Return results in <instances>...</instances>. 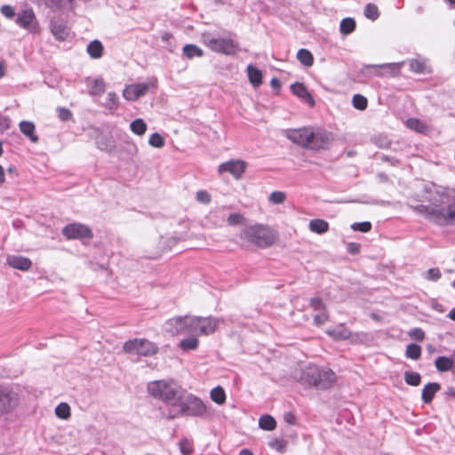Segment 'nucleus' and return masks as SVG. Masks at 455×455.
<instances>
[{
  "instance_id": "1",
  "label": "nucleus",
  "mask_w": 455,
  "mask_h": 455,
  "mask_svg": "<svg viewBox=\"0 0 455 455\" xmlns=\"http://www.w3.org/2000/svg\"><path fill=\"white\" fill-rule=\"evenodd\" d=\"M424 191L432 204L417 205L415 211L438 226L455 223V188L429 183Z\"/></svg>"
},
{
  "instance_id": "2",
  "label": "nucleus",
  "mask_w": 455,
  "mask_h": 455,
  "mask_svg": "<svg viewBox=\"0 0 455 455\" xmlns=\"http://www.w3.org/2000/svg\"><path fill=\"white\" fill-rule=\"evenodd\" d=\"M209 406L199 397L192 394H183L180 396L176 403H172L169 407L165 418L172 419L182 416L206 418L210 416Z\"/></svg>"
},
{
  "instance_id": "3",
  "label": "nucleus",
  "mask_w": 455,
  "mask_h": 455,
  "mask_svg": "<svg viewBox=\"0 0 455 455\" xmlns=\"http://www.w3.org/2000/svg\"><path fill=\"white\" fill-rule=\"evenodd\" d=\"M148 392L152 397L164 402L169 407L172 403H176L183 394L181 387L172 379L151 381L148 384Z\"/></svg>"
},
{
  "instance_id": "4",
  "label": "nucleus",
  "mask_w": 455,
  "mask_h": 455,
  "mask_svg": "<svg viewBox=\"0 0 455 455\" xmlns=\"http://www.w3.org/2000/svg\"><path fill=\"white\" fill-rule=\"evenodd\" d=\"M240 236L259 248L270 247L276 240L275 232L272 228L259 224L246 228Z\"/></svg>"
},
{
  "instance_id": "5",
  "label": "nucleus",
  "mask_w": 455,
  "mask_h": 455,
  "mask_svg": "<svg viewBox=\"0 0 455 455\" xmlns=\"http://www.w3.org/2000/svg\"><path fill=\"white\" fill-rule=\"evenodd\" d=\"M403 65V62L364 65L351 73V79L355 83L366 84L376 76H381V70L385 68H389L394 75L398 74Z\"/></svg>"
},
{
  "instance_id": "6",
  "label": "nucleus",
  "mask_w": 455,
  "mask_h": 455,
  "mask_svg": "<svg viewBox=\"0 0 455 455\" xmlns=\"http://www.w3.org/2000/svg\"><path fill=\"white\" fill-rule=\"evenodd\" d=\"M196 316L184 315L168 319L164 329L167 332L175 335H196Z\"/></svg>"
},
{
  "instance_id": "7",
  "label": "nucleus",
  "mask_w": 455,
  "mask_h": 455,
  "mask_svg": "<svg viewBox=\"0 0 455 455\" xmlns=\"http://www.w3.org/2000/svg\"><path fill=\"white\" fill-rule=\"evenodd\" d=\"M123 349L127 354L151 356L158 352L157 346L146 339H132L124 342Z\"/></svg>"
},
{
  "instance_id": "8",
  "label": "nucleus",
  "mask_w": 455,
  "mask_h": 455,
  "mask_svg": "<svg viewBox=\"0 0 455 455\" xmlns=\"http://www.w3.org/2000/svg\"><path fill=\"white\" fill-rule=\"evenodd\" d=\"M283 133L292 143L302 148H313V127L307 126L299 129H286L283 130Z\"/></svg>"
},
{
  "instance_id": "9",
  "label": "nucleus",
  "mask_w": 455,
  "mask_h": 455,
  "mask_svg": "<svg viewBox=\"0 0 455 455\" xmlns=\"http://www.w3.org/2000/svg\"><path fill=\"white\" fill-rule=\"evenodd\" d=\"M205 42L212 51L224 55H235L239 51L238 44L230 37H208Z\"/></svg>"
},
{
  "instance_id": "10",
  "label": "nucleus",
  "mask_w": 455,
  "mask_h": 455,
  "mask_svg": "<svg viewBox=\"0 0 455 455\" xmlns=\"http://www.w3.org/2000/svg\"><path fill=\"white\" fill-rule=\"evenodd\" d=\"M20 404L18 393L0 385V418L13 411Z\"/></svg>"
},
{
  "instance_id": "11",
  "label": "nucleus",
  "mask_w": 455,
  "mask_h": 455,
  "mask_svg": "<svg viewBox=\"0 0 455 455\" xmlns=\"http://www.w3.org/2000/svg\"><path fill=\"white\" fill-rule=\"evenodd\" d=\"M15 23L31 34L40 31V25L32 8H26L17 13Z\"/></svg>"
},
{
  "instance_id": "12",
  "label": "nucleus",
  "mask_w": 455,
  "mask_h": 455,
  "mask_svg": "<svg viewBox=\"0 0 455 455\" xmlns=\"http://www.w3.org/2000/svg\"><path fill=\"white\" fill-rule=\"evenodd\" d=\"M91 138L94 140L98 149L111 154L116 150V144L113 135L104 133L100 129L92 128Z\"/></svg>"
},
{
  "instance_id": "13",
  "label": "nucleus",
  "mask_w": 455,
  "mask_h": 455,
  "mask_svg": "<svg viewBox=\"0 0 455 455\" xmlns=\"http://www.w3.org/2000/svg\"><path fill=\"white\" fill-rule=\"evenodd\" d=\"M336 382L335 372L329 368H319L315 366V387L328 389Z\"/></svg>"
},
{
  "instance_id": "14",
  "label": "nucleus",
  "mask_w": 455,
  "mask_h": 455,
  "mask_svg": "<svg viewBox=\"0 0 455 455\" xmlns=\"http://www.w3.org/2000/svg\"><path fill=\"white\" fill-rule=\"evenodd\" d=\"M62 235L67 239H90L93 236L92 229L81 223L68 224L62 228Z\"/></svg>"
},
{
  "instance_id": "15",
  "label": "nucleus",
  "mask_w": 455,
  "mask_h": 455,
  "mask_svg": "<svg viewBox=\"0 0 455 455\" xmlns=\"http://www.w3.org/2000/svg\"><path fill=\"white\" fill-rule=\"evenodd\" d=\"M156 83L153 82L132 84L124 88L123 96L127 100L135 101L144 96L150 87L156 88Z\"/></svg>"
},
{
  "instance_id": "16",
  "label": "nucleus",
  "mask_w": 455,
  "mask_h": 455,
  "mask_svg": "<svg viewBox=\"0 0 455 455\" xmlns=\"http://www.w3.org/2000/svg\"><path fill=\"white\" fill-rule=\"evenodd\" d=\"M196 335H211L212 334L219 323L220 320L218 318H215L213 316H208V317H202V316H196Z\"/></svg>"
},
{
  "instance_id": "17",
  "label": "nucleus",
  "mask_w": 455,
  "mask_h": 455,
  "mask_svg": "<svg viewBox=\"0 0 455 455\" xmlns=\"http://www.w3.org/2000/svg\"><path fill=\"white\" fill-rule=\"evenodd\" d=\"M246 163L242 160H230L219 165L218 172L220 174L229 172L235 179H240L245 172Z\"/></svg>"
},
{
  "instance_id": "18",
  "label": "nucleus",
  "mask_w": 455,
  "mask_h": 455,
  "mask_svg": "<svg viewBox=\"0 0 455 455\" xmlns=\"http://www.w3.org/2000/svg\"><path fill=\"white\" fill-rule=\"evenodd\" d=\"M333 140V134L323 129H315V151L326 149Z\"/></svg>"
},
{
  "instance_id": "19",
  "label": "nucleus",
  "mask_w": 455,
  "mask_h": 455,
  "mask_svg": "<svg viewBox=\"0 0 455 455\" xmlns=\"http://www.w3.org/2000/svg\"><path fill=\"white\" fill-rule=\"evenodd\" d=\"M44 5L52 11H67L74 12L76 7V0H42Z\"/></svg>"
},
{
  "instance_id": "20",
  "label": "nucleus",
  "mask_w": 455,
  "mask_h": 455,
  "mask_svg": "<svg viewBox=\"0 0 455 455\" xmlns=\"http://www.w3.org/2000/svg\"><path fill=\"white\" fill-rule=\"evenodd\" d=\"M50 30L56 40L65 41L68 36V29L63 21L52 20L50 21Z\"/></svg>"
},
{
  "instance_id": "21",
  "label": "nucleus",
  "mask_w": 455,
  "mask_h": 455,
  "mask_svg": "<svg viewBox=\"0 0 455 455\" xmlns=\"http://www.w3.org/2000/svg\"><path fill=\"white\" fill-rule=\"evenodd\" d=\"M7 263L10 267L22 271L28 270L32 266V261L28 258L20 255L8 256Z\"/></svg>"
},
{
  "instance_id": "22",
  "label": "nucleus",
  "mask_w": 455,
  "mask_h": 455,
  "mask_svg": "<svg viewBox=\"0 0 455 455\" xmlns=\"http://www.w3.org/2000/svg\"><path fill=\"white\" fill-rule=\"evenodd\" d=\"M291 91L310 107H313V96L303 84L299 82L294 83L291 85Z\"/></svg>"
},
{
  "instance_id": "23",
  "label": "nucleus",
  "mask_w": 455,
  "mask_h": 455,
  "mask_svg": "<svg viewBox=\"0 0 455 455\" xmlns=\"http://www.w3.org/2000/svg\"><path fill=\"white\" fill-rule=\"evenodd\" d=\"M455 364V357L453 355L449 357L445 355L437 356L435 360V366L439 372H447L451 371L452 372L453 366Z\"/></svg>"
},
{
  "instance_id": "24",
  "label": "nucleus",
  "mask_w": 455,
  "mask_h": 455,
  "mask_svg": "<svg viewBox=\"0 0 455 455\" xmlns=\"http://www.w3.org/2000/svg\"><path fill=\"white\" fill-rule=\"evenodd\" d=\"M326 333L333 338L335 340H345L351 337V331L340 323L333 328H328Z\"/></svg>"
},
{
  "instance_id": "25",
  "label": "nucleus",
  "mask_w": 455,
  "mask_h": 455,
  "mask_svg": "<svg viewBox=\"0 0 455 455\" xmlns=\"http://www.w3.org/2000/svg\"><path fill=\"white\" fill-rule=\"evenodd\" d=\"M441 389V385L437 382H429L424 386L421 393V399L424 403H430L435 394Z\"/></svg>"
},
{
  "instance_id": "26",
  "label": "nucleus",
  "mask_w": 455,
  "mask_h": 455,
  "mask_svg": "<svg viewBox=\"0 0 455 455\" xmlns=\"http://www.w3.org/2000/svg\"><path fill=\"white\" fill-rule=\"evenodd\" d=\"M19 127L22 134L25 135L31 142H38L39 138L36 134V126L33 122L23 120L19 124Z\"/></svg>"
},
{
  "instance_id": "27",
  "label": "nucleus",
  "mask_w": 455,
  "mask_h": 455,
  "mask_svg": "<svg viewBox=\"0 0 455 455\" xmlns=\"http://www.w3.org/2000/svg\"><path fill=\"white\" fill-rule=\"evenodd\" d=\"M249 82L254 88L262 84V71L252 64H249L246 68Z\"/></svg>"
},
{
  "instance_id": "28",
  "label": "nucleus",
  "mask_w": 455,
  "mask_h": 455,
  "mask_svg": "<svg viewBox=\"0 0 455 455\" xmlns=\"http://www.w3.org/2000/svg\"><path fill=\"white\" fill-rule=\"evenodd\" d=\"M328 318L325 305L321 299L315 297V324H323Z\"/></svg>"
},
{
  "instance_id": "29",
  "label": "nucleus",
  "mask_w": 455,
  "mask_h": 455,
  "mask_svg": "<svg viewBox=\"0 0 455 455\" xmlns=\"http://www.w3.org/2000/svg\"><path fill=\"white\" fill-rule=\"evenodd\" d=\"M86 51L92 59H99L103 54L104 47L100 40L95 39L89 43Z\"/></svg>"
},
{
  "instance_id": "30",
  "label": "nucleus",
  "mask_w": 455,
  "mask_h": 455,
  "mask_svg": "<svg viewBox=\"0 0 455 455\" xmlns=\"http://www.w3.org/2000/svg\"><path fill=\"white\" fill-rule=\"evenodd\" d=\"M410 70L418 74L427 73V60L422 57L411 59L409 61Z\"/></svg>"
},
{
  "instance_id": "31",
  "label": "nucleus",
  "mask_w": 455,
  "mask_h": 455,
  "mask_svg": "<svg viewBox=\"0 0 455 455\" xmlns=\"http://www.w3.org/2000/svg\"><path fill=\"white\" fill-rule=\"evenodd\" d=\"M356 22L354 18L347 17L339 23V31L342 35L347 36L355 30Z\"/></svg>"
},
{
  "instance_id": "32",
  "label": "nucleus",
  "mask_w": 455,
  "mask_h": 455,
  "mask_svg": "<svg viewBox=\"0 0 455 455\" xmlns=\"http://www.w3.org/2000/svg\"><path fill=\"white\" fill-rule=\"evenodd\" d=\"M259 428L266 431H272L276 427V420L269 414H264L259 419Z\"/></svg>"
},
{
  "instance_id": "33",
  "label": "nucleus",
  "mask_w": 455,
  "mask_h": 455,
  "mask_svg": "<svg viewBox=\"0 0 455 455\" xmlns=\"http://www.w3.org/2000/svg\"><path fill=\"white\" fill-rule=\"evenodd\" d=\"M197 337V335H191L181 339L179 347L184 351L196 350L199 345Z\"/></svg>"
},
{
  "instance_id": "34",
  "label": "nucleus",
  "mask_w": 455,
  "mask_h": 455,
  "mask_svg": "<svg viewBox=\"0 0 455 455\" xmlns=\"http://www.w3.org/2000/svg\"><path fill=\"white\" fill-rule=\"evenodd\" d=\"M105 90L106 84L103 79L99 77L92 80L89 88V92L92 96H100L105 92Z\"/></svg>"
},
{
  "instance_id": "35",
  "label": "nucleus",
  "mask_w": 455,
  "mask_h": 455,
  "mask_svg": "<svg viewBox=\"0 0 455 455\" xmlns=\"http://www.w3.org/2000/svg\"><path fill=\"white\" fill-rule=\"evenodd\" d=\"M297 60L306 67H310L313 65V54L312 52L307 50L301 48L297 52Z\"/></svg>"
},
{
  "instance_id": "36",
  "label": "nucleus",
  "mask_w": 455,
  "mask_h": 455,
  "mask_svg": "<svg viewBox=\"0 0 455 455\" xmlns=\"http://www.w3.org/2000/svg\"><path fill=\"white\" fill-rule=\"evenodd\" d=\"M183 54L188 59H193L195 57H202L204 55V52L197 45L188 44L183 47Z\"/></svg>"
},
{
  "instance_id": "37",
  "label": "nucleus",
  "mask_w": 455,
  "mask_h": 455,
  "mask_svg": "<svg viewBox=\"0 0 455 455\" xmlns=\"http://www.w3.org/2000/svg\"><path fill=\"white\" fill-rule=\"evenodd\" d=\"M211 399L217 404H223L226 402V393L222 387L217 386L210 392Z\"/></svg>"
},
{
  "instance_id": "38",
  "label": "nucleus",
  "mask_w": 455,
  "mask_h": 455,
  "mask_svg": "<svg viewBox=\"0 0 455 455\" xmlns=\"http://www.w3.org/2000/svg\"><path fill=\"white\" fill-rule=\"evenodd\" d=\"M130 129L133 133L141 136L147 131V124L142 118H136L130 124Z\"/></svg>"
},
{
  "instance_id": "39",
  "label": "nucleus",
  "mask_w": 455,
  "mask_h": 455,
  "mask_svg": "<svg viewBox=\"0 0 455 455\" xmlns=\"http://www.w3.org/2000/svg\"><path fill=\"white\" fill-rule=\"evenodd\" d=\"M405 355L412 360H418L421 355V347L416 343H411L406 347Z\"/></svg>"
},
{
  "instance_id": "40",
  "label": "nucleus",
  "mask_w": 455,
  "mask_h": 455,
  "mask_svg": "<svg viewBox=\"0 0 455 455\" xmlns=\"http://www.w3.org/2000/svg\"><path fill=\"white\" fill-rule=\"evenodd\" d=\"M404 381L407 385L417 387L420 384L421 376L418 372L408 371L404 372Z\"/></svg>"
},
{
  "instance_id": "41",
  "label": "nucleus",
  "mask_w": 455,
  "mask_h": 455,
  "mask_svg": "<svg viewBox=\"0 0 455 455\" xmlns=\"http://www.w3.org/2000/svg\"><path fill=\"white\" fill-rule=\"evenodd\" d=\"M352 105L358 110H364L368 107V100L362 94H355L352 99Z\"/></svg>"
},
{
  "instance_id": "42",
  "label": "nucleus",
  "mask_w": 455,
  "mask_h": 455,
  "mask_svg": "<svg viewBox=\"0 0 455 455\" xmlns=\"http://www.w3.org/2000/svg\"><path fill=\"white\" fill-rule=\"evenodd\" d=\"M55 414L61 419H67L70 417V407L67 403H60L55 408Z\"/></svg>"
},
{
  "instance_id": "43",
  "label": "nucleus",
  "mask_w": 455,
  "mask_h": 455,
  "mask_svg": "<svg viewBox=\"0 0 455 455\" xmlns=\"http://www.w3.org/2000/svg\"><path fill=\"white\" fill-rule=\"evenodd\" d=\"M364 16L371 20H376L379 16L378 6L374 4H367L363 11Z\"/></svg>"
},
{
  "instance_id": "44",
  "label": "nucleus",
  "mask_w": 455,
  "mask_h": 455,
  "mask_svg": "<svg viewBox=\"0 0 455 455\" xmlns=\"http://www.w3.org/2000/svg\"><path fill=\"white\" fill-rule=\"evenodd\" d=\"M119 104L118 96L114 92H109L107 95V100L105 103V107L113 111L117 109Z\"/></svg>"
},
{
  "instance_id": "45",
  "label": "nucleus",
  "mask_w": 455,
  "mask_h": 455,
  "mask_svg": "<svg viewBox=\"0 0 455 455\" xmlns=\"http://www.w3.org/2000/svg\"><path fill=\"white\" fill-rule=\"evenodd\" d=\"M407 126L419 132H423L427 128L426 124L417 118H409L407 120Z\"/></svg>"
},
{
  "instance_id": "46",
  "label": "nucleus",
  "mask_w": 455,
  "mask_h": 455,
  "mask_svg": "<svg viewBox=\"0 0 455 455\" xmlns=\"http://www.w3.org/2000/svg\"><path fill=\"white\" fill-rule=\"evenodd\" d=\"M148 143L153 148H161L164 146V139L160 133L155 132L150 136Z\"/></svg>"
},
{
  "instance_id": "47",
  "label": "nucleus",
  "mask_w": 455,
  "mask_h": 455,
  "mask_svg": "<svg viewBox=\"0 0 455 455\" xmlns=\"http://www.w3.org/2000/svg\"><path fill=\"white\" fill-rule=\"evenodd\" d=\"M372 228V225L370 221H363V222H355L351 225V228L355 231H359L362 233L369 232Z\"/></svg>"
},
{
  "instance_id": "48",
  "label": "nucleus",
  "mask_w": 455,
  "mask_h": 455,
  "mask_svg": "<svg viewBox=\"0 0 455 455\" xmlns=\"http://www.w3.org/2000/svg\"><path fill=\"white\" fill-rule=\"evenodd\" d=\"M329 229V223L321 219H315V233L323 234Z\"/></svg>"
},
{
  "instance_id": "49",
  "label": "nucleus",
  "mask_w": 455,
  "mask_h": 455,
  "mask_svg": "<svg viewBox=\"0 0 455 455\" xmlns=\"http://www.w3.org/2000/svg\"><path fill=\"white\" fill-rule=\"evenodd\" d=\"M286 199V195L282 191H274L269 196V201L275 204H281Z\"/></svg>"
},
{
  "instance_id": "50",
  "label": "nucleus",
  "mask_w": 455,
  "mask_h": 455,
  "mask_svg": "<svg viewBox=\"0 0 455 455\" xmlns=\"http://www.w3.org/2000/svg\"><path fill=\"white\" fill-rule=\"evenodd\" d=\"M57 113H58V117L60 118V120H61L63 122L69 121L73 117L72 112L68 108H64V107L58 108Z\"/></svg>"
},
{
  "instance_id": "51",
  "label": "nucleus",
  "mask_w": 455,
  "mask_h": 455,
  "mask_svg": "<svg viewBox=\"0 0 455 455\" xmlns=\"http://www.w3.org/2000/svg\"><path fill=\"white\" fill-rule=\"evenodd\" d=\"M408 335L416 341H422L425 339L424 331L418 327L411 329Z\"/></svg>"
},
{
  "instance_id": "52",
  "label": "nucleus",
  "mask_w": 455,
  "mask_h": 455,
  "mask_svg": "<svg viewBox=\"0 0 455 455\" xmlns=\"http://www.w3.org/2000/svg\"><path fill=\"white\" fill-rule=\"evenodd\" d=\"M1 13L6 17L7 19H15L17 14L15 13V11L13 7L8 4H4L0 9Z\"/></svg>"
},
{
  "instance_id": "53",
  "label": "nucleus",
  "mask_w": 455,
  "mask_h": 455,
  "mask_svg": "<svg viewBox=\"0 0 455 455\" xmlns=\"http://www.w3.org/2000/svg\"><path fill=\"white\" fill-rule=\"evenodd\" d=\"M196 198L198 202L208 204L211 203V195L205 190H199Z\"/></svg>"
},
{
  "instance_id": "54",
  "label": "nucleus",
  "mask_w": 455,
  "mask_h": 455,
  "mask_svg": "<svg viewBox=\"0 0 455 455\" xmlns=\"http://www.w3.org/2000/svg\"><path fill=\"white\" fill-rule=\"evenodd\" d=\"M243 215L240 213H236V212L230 213L228 217V223L232 226L239 225L243 222Z\"/></svg>"
},
{
  "instance_id": "55",
  "label": "nucleus",
  "mask_w": 455,
  "mask_h": 455,
  "mask_svg": "<svg viewBox=\"0 0 455 455\" xmlns=\"http://www.w3.org/2000/svg\"><path fill=\"white\" fill-rule=\"evenodd\" d=\"M268 445H269L271 448H273V449L276 450V451H279V452H283V451H284V449H285V443H284V442H283V440H280V439H277V438H275V439H274V440L270 441V442L268 443Z\"/></svg>"
},
{
  "instance_id": "56",
  "label": "nucleus",
  "mask_w": 455,
  "mask_h": 455,
  "mask_svg": "<svg viewBox=\"0 0 455 455\" xmlns=\"http://www.w3.org/2000/svg\"><path fill=\"white\" fill-rule=\"evenodd\" d=\"M441 275V271L437 267L429 268L426 273V277L431 281H437Z\"/></svg>"
},
{
  "instance_id": "57",
  "label": "nucleus",
  "mask_w": 455,
  "mask_h": 455,
  "mask_svg": "<svg viewBox=\"0 0 455 455\" xmlns=\"http://www.w3.org/2000/svg\"><path fill=\"white\" fill-rule=\"evenodd\" d=\"M180 451L184 455H189L192 452V448L189 445V443L188 440H182L180 443Z\"/></svg>"
},
{
  "instance_id": "58",
  "label": "nucleus",
  "mask_w": 455,
  "mask_h": 455,
  "mask_svg": "<svg viewBox=\"0 0 455 455\" xmlns=\"http://www.w3.org/2000/svg\"><path fill=\"white\" fill-rule=\"evenodd\" d=\"M283 420L285 423H287L288 425H291V426H293L296 424V417L291 411L285 412L283 414Z\"/></svg>"
},
{
  "instance_id": "59",
  "label": "nucleus",
  "mask_w": 455,
  "mask_h": 455,
  "mask_svg": "<svg viewBox=\"0 0 455 455\" xmlns=\"http://www.w3.org/2000/svg\"><path fill=\"white\" fill-rule=\"evenodd\" d=\"M347 251L351 255H355L360 251V245L356 243H349L347 246Z\"/></svg>"
},
{
  "instance_id": "60",
  "label": "nucleus",
  "mask_w": 455,
  "mask_h": 455,
  "mask_svg": "<svg viewBox=\"0 0 455 455\" xmlns=\"http://www.w3.org/2000/svg\"><path fill=\"white\" fill-rule=\"evenodd\" d=\"M10 127V119L7 117H1L0 118V130L5 131L8 130Z\"/></svg>"
},
{
  "instance_id": "61",
  "label": "nucleus",
  "mask_w": 455,
  "mask_h": 455,
  "mask_svg": "<svg viewBox=\"0 0 455 455\" xmlns=\"http://www.w3.org/2000/svg\"><path fill=\"white\" fill-rule=\"evenodd\" d=\"M300 382L308 386L309 387L313 386V375L307 374V377L301 376Z\"/></svg>"
},
{
  "instance_id": "62",
  "label": "nucleus",
  "mask_w": 455,
  "mask_h": 455,
  "mask_svg": "<svg viewBox=\"0 0 455 455\" xmlns=\"http://www.w3.org/2000/svg\"><path fill=\"white\" fill-rule=\"evenodd\" d=\"M381 159H382L383 161H385V162H388V163H390V164H391L392 165H394V166H395V165H397V164H398V160H397V159H395V157H393V156H385V155H383V156H381Z\"/></svg>"
},
{
  "instance_id": "63",
  "label": "nucleus",
  "mask_w": 455,
  "mask_h": 455,
  "mask_svg": "<svg viewBox=\"0 0 455 455\" xmlns=\"http://www.w3.org/2000/svg\"><path fill=\"white\" fill-rule=\"evenodd\" d=\"M270 85L275 90H279L281 88V82L276 77H273L270 81Z\"/></svg>"
},
{
  "instance_id": "64",
  "label": "nucleus",
  "mask_w": 455,
  "mask_h": 455,
  "mask_svg": "<svg viewBox=\"0 0 455 455\" xmlns=\"http://www.w3.org/2000/svg\"><path fill=\"white\" fill-rule=\"evenodd\" d=\"M445 395L455 399V388L453 387H449L445 392Z\"/></svg>"
}]
</instances>
